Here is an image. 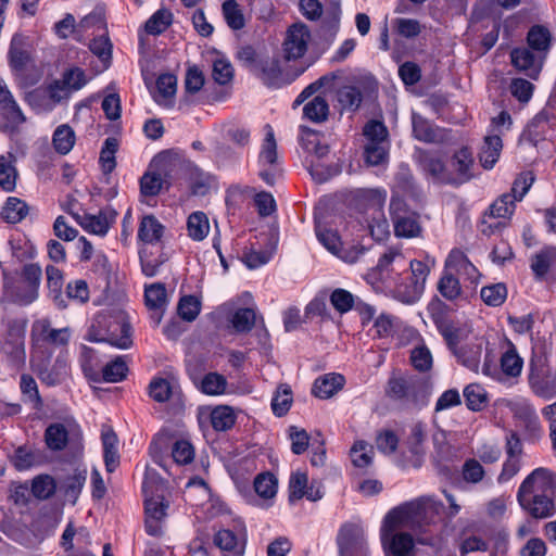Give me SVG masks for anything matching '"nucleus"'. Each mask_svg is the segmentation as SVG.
<instances>
[{
  "mask_svg": "<svg viewBox=\"0 0 556 556\" xmlns=\"http://www.w3.org/2000/svg\"><path fill=\"white\" fill-rule=\"evenodd\" d=\"M520 507L535 519H544L556 513V472L545 467L533 469L517 491Z\"/></svg>",
  "mask_w": 556,
  "mask_h": 556,
  "instance_id": "f257e3e1",
  "label": "nucleus"
},
{
  "mask_svg": "<svg viewBox=\"0 0 556 556\" xmlns=\"http://www.w3.org/2000/svg\"><path fill=\"white\" fill-rule=\"evenodd\" d=\"M443 503L432 496H424L390 510L386 516V530L393 527L421 528L434 522L443 509Z\"/></svg>",
  "mask_w": 556,
  "mask_h": 556,
  "instance_id": "f03ea898",
  "label": "nucleus"
},
{
  "mask_svg": "<svg viewBox=\"0 0 556 556\" xmlns=\"http://www.w3.org/2000/svg\"><path fill=\"white\" fill-rule=\"evenodd\" d=\"M431 381L417 375L393 374L387 383L386 394L407 408H421L428 403Z\"/></svg>",
  "mask_w": 556,
  "mask_h": 556,
  "instance_id": "7ed1b4c3",
  "label": "nucleus"
},
{
  "mask_svg": "<svg viewBox=\"0 0 556 556\" xmlns=\"http://www.w3.org/2000/svg\"><path fill=\"white\" fill-rule=\"evenodd\" d=\"M8 59L14 80L20 88H28L40 80L41 72L35 63L31 47L24 36H13Z\"/></svg>",
  "mask_w": 556,
  "mask_h": 556,
  "instance_id": "20e7f679",
  "label": "nucleus"
},
{
  "mask_svg": "<svg viewBox=\"0 0 556 556\" xmlns=\"http://www.w3.org/2000/svg\"><path fill=\"white\" fill-rule=\"evenodd\" d=\"M442 336L457 362L467 369L478 372L486 345L485 339L483 337L468 338L464 330L452 326L444 327Z\"/></svg>",
  "mask_w": 556,
  "mask_h": 556,
  "instance_id": "39448f33",
  "label": "nucleus"
},
{
  "mask_svg": "<svg viewBox=\"0 0 556 556\" xmlns=\"http://www.w3.org/2000/svg\"><path fill=\"white\" fill-rule=\"evenodd\" d=\"M146 508V530L150 535L160 536L163 534V522L166 517L168 502L165 501L162 482L146 478L142 484Z\"/></svg>",
  "mask_w": 556,
  "mask_h": 556,
  "instance_id": "423d86ee",
  "label": "nucleus"
},
{
  "mask_svg": "<svg viewBox=\"0 0 556 556\" xmlns=\"http://www.w3.org/2000/svg\"><path fill=\"white\" fill-rule=\"evenodd\" d=\"M364 160L369 166L384 165L389 161V131L382 122L371 119L363 128Z\"/></svg>",
  "mask_w": 556,
  "mask_h": 556,
  "instance_id": "0eeeda50",
  "label": "nucleus"
},
{
  "mask_svg": "<svg viewBox=\"0 0 556 556\" xmlns=\"http://www.w3.org/2000/svg\"><path fill=\"white\" fill-rule=\"evenodd\" d=\"M406 266L403 253L397 249H389L379 257L377 266L368 273V281L388 291L402 277Z\"/></svg>",
  "mask_w": 556,
  "mask_h": 556,
  "instance_id": "6e6552de",
  "label": "nucleus"
},
{
  "mask_svg": "<svg viewBox=\"0 0 556 556\" xmlns=\"http://www.w3.org/2000/svg\"><path fill=\"white\" fill-rule=\"evenodd\" d=\"M27 320L25 318H8L1 336L0 352L15 365H22L26 359L25 337Z\"/></svg>",
  "mask_w": 556,
  "mask_h": 556,
  "instance_id": "1a4fd4ad",
  "label": "nucleus"
},
{
  "mask_svg": "<svg viewBox=\"0 0 556 556\" xmlns=\"http://www.w3.org/2000/svg\"><path fill=\"white\" fill-rule=\"evenodd\" d=\"M390 216L396 237L415 238L420 236L422 228L418 222V215L409 210L402 199L397 197L391 198Z\"/></svg>",
  "mask_w": 556,
  "mask_h": 556,
  "instance_id": "9d476101",
  "label": "nucleus"
},
{
  "mask_svg": "<svg viewBox=\"0 0 556 556\" xmlns=\"http://www.w3.org/2000/svg\"><path fill=\"white\" fill-rule=\"evenodd\" d=\"M339 556H368L369 548L364 527L357 522L344 523L338 533Z\"/></svg>",
  "mask_w": 556,
  "mask_h": 556,
  "instance_id": "9b49d317",
  "label": "nucleus"
},
{
  "mask_svg": "<svg viewBox=\"0 0 556 556\" xmlns=\"http://www.w3.org/2000/svg\"><path fill=\"white\" fill-rule=\"evenodd\" d=\"M287 62L277 56L258 60L254 74L268 87L279 88L289 85L294 80L295 75L288 70Z\"/></svg>",
  "mask_w": 556,
  "mask_h": 556,
  "instance_id": "f8f14e48",
  "label": "nucleus"
},
{
  "mask_svg": "<svg viewBox=\"0 0 556 556\" xmlns=\"http://www.w3.org/2000/svg\"><path fill=\"white\" fill-rule=\"evenodd\" d=\"M87 83L85 72L79 67H72L65 71L60 79L48 86L49 98L53 103H60L67 99L73 91L83 88Z\"/></svg>",
  "mask_w": 556,
  "mask_h": 556,
  "instance_id": "ddd939ff",
  "label": "nucleus"
},
{
  "mask_svg": "<svg viewBox=\"0 0 556 556\" xmlns=\"http://www.w3.org/2000/svg\"><path fill=\"white\" fill-rule=\"evenodd\" d=\"M421 173L433 182L450 185V169L437 153L417 149L414 155Z\"/></svg>",
  "mask_w": 556,
  "mask_h": 556,
  "instance_id": "4468645a",
  "label": "nucleus"
},
{
  "mask_svg": "<svg viewBox=\"0 0 556 556\" xmlns=\"http://www.w3.org/2000/svg\"><path fill=\"white\" fill-rule=\"evenodd\" d=\"M311 41V31L305 24L291 25L282 43L283 59L286 61L298 60L304 56Z\"/></svg>",
  "mask_w": 556,
  "mask_h": 556,
  "instance_id": "2eb2a0df",
  "label": "nucleus"
},
{
  "mask_svg": "<svg viewBox=\"0 0 556 556\" xmlns=\"http://www.w3.org/2000/svg\"><path fill=\"white\" fill-rule=\"evenodd\" d=\"M545 60V55H541L527 47L515 48L510 52L513 66L534 80L539 78Z\"/></svg>",
  "mask_w": 556,
  "mask_h": 556,
  "instance_id": "dca6fc26",
  "label": "nucleus"
},
{
  "mask_svg": "<svg viewBox=\"0 0 556 556\" xmlns=\"http://www.w3.org/2000/svg\"><path fill=\"white\" fill-rule=\"evenodd\" d=\"M450 185L459 186L472 178L473 157L468 148L457 150L450 163Z\"/></svg>",
  "mask_w": 556,
  "mask_h": 556,
  "instance_id": "f3484780",
  "label": "nucleus"
},
{
  "mask_svg": "<svg viewBox=\"0 0 556 556\" xmlns=\"http://www.w3.org/2000/svg\"><path fill=\"white\" fill-rule=\"evenodd\" d=\"M400 527H393L386 530V518L381 527V541L386 551L393 554V556H407L414 547V540L410 534L395 530Z\"/></svg>",
  "mask_w": 556,
  "mask_h": 556,
  "instance_id": "a211bd4d",
  "label": "nucleus"
},
{
  "mask_svg": "<svg viewBox=\"0 0 556 556\" xmlns=\"http://www.w3.org/2000/svg\"><path fill=\"white\" fill-rule=\"evenodd\" d=\"M414 137L427 143H443L450 139V131L433 126L428 119L421 115L414 113L412 116Z\"/></svg>",
  "mask_w": 556,
  "mask_h": 556,
  "instance_id": "6ab92c4d",
  "label": "nucleus"
},
{
  "mask_svg": "<svg viewBox=\"0 0 556 556\" xmlns=\"http://www.w3.org/2000/svg\"><path fill=\"white\" fill-rule=\"evenodd\" d=\"M445 268L452 270L455 276L464 277L471 282H476L480 276L478 269L465 253L457 249L450 252L445 260Z\"/></svg>",
  "mask_w": 556,
  "mask_h": 556,
  "instance_id": "aec40b11",
  "label": "nucleus"
},
{
  "mask_svg": "<svg viewBox=\"0 0 556 556\" xmlns=\"http://www.w3.org/2000/svg\"><path fill=\"white\" fill-rule=\"evenodd\" d=\"M144 299L147 307L152 312L151 318L157 326L162 320L163 313L167 303L165 286L161 282H156L146 287Z\"/></svg>",
  "mask_w": 556,
  "mask_h": 556,
  "instance_id": "412c9836",
  "label": "nucleus"
},
{
  "mask_svg": "<svg viewBox=\"0 0 556 556\" xmlns=\"http://www.w3.org/2000/svg\"><path fill=\"white\" fill-rule=\"evenodd\" d=\"M33 330L38 332L40 340L54 346L67 345L72 337L71 328H52L49 319L37 320Z\"/></svg>",
  "mask_w": 556,
  "mask_h": 556,
  "instance_id": "4be33fe9",
  "label": "nucleus"
},
{
  "mask_svg": "<svg viewBox=\"0 0 556 556\" xmlns=\"http://www.w3.org/2000/svg\"><path fill=\"white\" fill-rule=\"evenodd\" d=\"M551 130L549 114L543 110L538 113L528 124L521 136V141L536 146L544 140Z\"/></svg>",
  "mask_w": 556,
  "mask_h": 556,
  "instance_id": "5701e85b",
  "label": "nucleus"
},
{
  "mask_svg": "<svg viewBox=\"0 0 556 556\" xmlns=\"http://www.w3.org/2000/svg\"><path fill=\"white\" fill-rule=\"evenodd\" d=\"M87 469L75 468L71 473L62 478L60 481V490L64 493V496L73 505L76 504L79 494L86 483Z\"/></svg>",
  "mask_w": 556,
  "mask_h": 556,
  "instance_id": "b1692460",
  "label": "nucleus"
},
{
  "mask_svg": "<svg viewBox=\"0 0 556 556\" xmlns=\"http://www.w3.org/2000/svg\"><path fill=\"white\" fill-rule=\"evenodd\" d=\"M0 113L3 114L12 126H18L26 121L23 112L2 79H0Z\"/></svg>",
  "mask_w": 556,
  "mask_h": 556,
  "instance_id": "393cba45",
  "label": "nucleus"
},
{
  "mask_svg": "<svg viewBox=\"0 0 556 556\" xmlns=\"http://www.w3.org/2000/svg\"><path fill=\"white\" fill-rule=\"evenodd\" d=\"M412 287L410 290H405L403 295L406 299L421 295L425 290L427 278L430 274V266L421 261L413 260L409 262Z\"/></svg>",
  "mask_w": 556,
  "mask_h": 556,
  "instance_id": "a878e982",
  "label": "nucleus"
},
{
  "mask_svg": "<svg viewBox=\"0 0 556 556\" xmlns=\"http://www.w3.org/2000/svg\"><path fill=\"white\" fill-rule=\"evenodd\" d=\"M299 142L307 153L315 155L318 160L329 153V146L320 142L319 134L306 126L300 127Z\"/></svg>",
  "mask_w": 556,
  "mask_h": 556,
  "instance_id": "bb28decb",
  "label": "nucleus"
},
{
  "mask_svg": "<svg viewBox=\"0 0 556 556\" xmlns=\"http://www.w3.org/2000/svg\"><path fill=\"white\" fill-rule=\"evenodd\" d=\"M214 543L222 551L229 552L230 556H243L245 540L238 536L233 531L222 529L214 535Z\"/></svg>",
  "mask_w": 556,
  "mask_h": 556,
  "instance_id": "cd10ccee",
  "label": "nucleus"
},
{
  "mask_svg": "<svg viewBox=\"0 0 556 556\" xmlns=\"http://www.w3.org/2000/svg\"><path fill=\"white\" fill-rule=\"evenodd\" d=\"M344 377L340 374H329L319 377L313 384L312 392L319 399H329L342 389Z\"/></svg>",
  "mask_w": 556,
  "mask_h": 556,
  "instance_id": "c85d7f7f",
  "label": "nucleus"
},
{
  "mask_svg": "<svg viewBox=\"0 0 556 556\" xmlns=\"http://www.w3.org/2000/svg\"><path fill=\"white\" fill-rule=\"evenodd\" d=\"M552 39L553 37L551 31L543 25L532 26L527 35L529 49L541 55H545V59L547 58V53L551 49Z\"/></svg>",
  "mask_w": 556,
  "mask_h": 556,
  "instance_id": "c756f323",
  "label": "nucleus"
},
{
  "mask_svg": "<svg viewBox=\"0 0 556 556\" xmlns=\"http://www.w3.org/2000/svg\"><path fill=\"white\" fill-rule=\"evenodd\" d=\"M503 144L498 135H491L484 138L479 160L485 169H490L497 162Z\"/></svg>",
  "mask_w": 556,
  "mask_h": 556,
  "instance_id": "7c9ffc66",
  "label": "nucleus"
},
{
  "mask_svg": "<svg viewBox=\"0 0 556 556\" xmlns=\"http://www.w3.org/2000/svg\"><path fill=\"white\" fill-rule=\"evenodd\" d=\"M42 277L41 267L38 264H26L22 270V280L28 286V292L24 298L27 301H35L38 298V289Z\"/></svg>",
  "mask_w": 556,
  "mask_h": 556,
  "instance_id": "2f4dec72",
  "label": "nucleus"
},
{
  "mask_svg": "<svg viewBox=\"0 0 556 556\" xmlns=\"http://www.w3.org/2000/svg\"><path fill=\"white\" fill-rule=\"evenodd\" d=\"M14 162L11 153L0 156V187L7 192L13 191L16 187L17 170Z\"/></svg>",
  "mask_w": 556,
  "mask_h": 556,
  "instance_id": "473e14b6",
  "label": "nucleus"
},
{
  "mask_svg": "<svg viewBox=\"0 0 556 556\" xmlns=\"http://www.w3.org/2000/svg\"><path fill=\"white\" fill-rule=\"evenodd\" d=\"M73 216L77 223L90 233L104 236L110 228V222L103 213H99L98 215L74 214Z\"/></svg>",
  "mask_w": 556,
  "mask_h": 556,
  "instance_id": "72a5a7b5",
  "label": "nucleus"
},
{
  "mask_svg": "<svg viewBox=\"0 0 556 556\" xmlns=\"http://www.w3.org/2000/svg\"><path fill=\"white\" fill-rule=\"evenodd\" d=\"M20 389L24 403L30 404L34 409H40L43 405L36 380L28 374H23L20 379Z\"/></svg>",
  "mask_w": 556,
  "mask_h": 556,
  "instance_id": "f704fd0d",
  "label": "nucleus"
},
{
  "mask_svg": "<svg viewBox=\"0 0 556 556\" xmlns=\"http://www.w3.org/2000/svg\"><path fill=\"white\" fill-rule=\"evenodd\" d=\"M164 232V226L153 216L147 215L141 219L138 237L147 243L160 241Z\"/></svg>",
  "mask_w": 556,
  "mask_h": 556,
  "instance_id": "c9c22d12",
  "label": "nucleus"
},
{
  "mask_svg": "<svg viewBox=\"0 0 556 556\" xmlns=\"http://www.w3.org/2000/svg\"><path fill=\"white\" fill-rule=\"evenodd\" d=\"M28 212L29 208L25 201L10 197L2 207L1 217L10 224H16L24 219Z\"/></svg>",
  "mask_w": 556,
  "mask_h": 556,
  "instance_id": "e433bc0d",
  "label": "nucleus"
},
{
  "mask_svg": "<svg viewBox=\"0 0 556 556\" xmlns=\"http://www.w3.org/2000/svg\"><path fill=\"white\" fill-rule=\"evenodd\" d=\"M102 444L106 470L113 472L119 464L116 434L111 430L102 432Z\"/></svg>",
  "mask_w": 556,
  "mask_h": 556,
  "instance_id": "4c0bfd02",
  "label": "nucleus"
},
{
  "mask_svg": "<svg viewBox=\"0 0 556 556\" xmlns=\"http://www.w3.org/2000/svg\"><path fill=\"white\" fill-rule=\"evenodd\" d=\"M303 115L313 123H323L328 118L329 104L321 96L314 97L303 108Z\"/></svg>",
  "mask_w": 556,
  "mask_h": 556,
  "instance_id": "58836bf2",
  "label": "nucleus"
},
{
  "mask_svg": "<svg viewBox=\"0 0 556 556\" xmlns=\"http://www.w3.org/2000/svg\"><path fill=\"white\" fill-rule=\"evenodd\" d=\"M438 291L448 301L458 299L462 294V287L458 278L447 268L444 269L442 277L438 282Z\"/></svg>",
  "mask_w": 556,
  "mask_h": 556,
  "instance_id": "ea45409f",
  "label": "nucleus"
},
{
  "mask_svg": "<svg viewBox=\"0 0 556 556\" xmlns=\"http://www.w3.org/2000/svg\"><path fill=\"white\" fill-rule=\"evenodd\" d=\"M70 432L63 424H52L45 431V440L52 451H62L68 442Z\"/></svg>",
  "mask_w": 556,
  "mask_h": 556,
  "instance_id": "a19ab883",
  "label": "nucleus"
},
{
  "mask_svg": "<svg viewBox=\"0 0 556 556\" xmlns=\"http://www.w3.org/2000/svg\"><path fill=\"white\" fill-rule=\"evenodd\" d=\"M75 132L67 124L60 125L54 130L52 142L60 154H67L75 144Z\"/></svg>",
  "mask_w": 556,
  "mask_h": 556,
  "instance_id": "79ce46f5",
  "label": "nucleus"
},
{
  "mask_svg": "<svg viewBox=\"0 0 556 556\" xmlns=\"http://www.w3.org/2000/svg\"><path fill=\"white\" fill-rule=\"evenodd\" d=\"M188 235L195 241L203 240L210 231L207 216L203 212H193L187 222Z\"/></svg>",
  "mask_w": 556,
  "mask_h": 556,
  "instance_id": "37998d69",
  "label": "nucleus"
},
{
  "mask_svg": "<svg viewBox=\"0 0 556 556\" xmlns=\"http://www.w3.org/2000/svg\"><path fill=\"white\" fill-rule=\"evenodd\" d=\"M293 402L292 390L289 384L282 383L277 388V391L271 400L273 413L278 416H285Z\"/></svg>",
  "mask_w": 556,
  "mask_h": 556,
  "instance_id": "c03bdc74",
  "label": "nucleus"
},
{
  "mask_svg": "<svg viewBox=\"0 0 556 556\" xmlns=\"http://www.w3.org/2000/svg\"><path fill=\"white\" fill-rule=\"evenodd\" d=\"M518 418L520 420V427L525 430L529 439L535 441L541 437V426L534 409L530 407L522 408L518 413Z\"/></svg>",
  "mask_w": 556,
  "mask_h": 556,
  "instance_id": "a18cd8bd",
  "label": "nucleus"
},
{
  "mask_svg": "<svg viewBox=\"0 0 556 556\" xmlns=\"http://www.w3.org/2000/svg\"><path fill=\"white\" fill-rule=\"evenodd\" d=\"M337 100L342 110L356 111L363 101L361 90L354 86H343L337 91Z\"/></svg>",
  "mask_w": 556,
  "mask_h": 556,
  "instance_id": "49530a36",
  "label": "nucleus"
},
{
  "mask_svg": "<svg viewBox=\"0 0 556 556\" xmlns=\"http://www.w3.org/2000/svg\"><path fill=\"white\" fill-rule=\"evenodd\" d=\"M277 143L274 129L270 125L265 126V139L260 153V163L262 165H274L277 162Z\"/></svg>",
  "mask_w": 556,
  "mask_h": 556,
  "instance_id": "de8ad7c7",
  "label": "nucleus"
},
{
  "mask_svg": "<svg viewBox=\"0 0 556 556\" xmlns=\"http://www.w3.org/2000/svg\"><path fill=\"white\" fill-rule=\"evenodd\" d=\"M235 413L229 406H217L211 413V424L216 431L230 429L235 425Z\"/></svg>",
  "mask_w": 556,
  "mask_h": 556,
  "instance_id": "09e8293b",
  "label": "nucleus"
},
{
  "mask_svg": "<svg viewBox=\"0 0 556 556\" xmlns=\"http://www.w3.org/2000/svg\"><path fill=\"white\" fill-rule=\"evenodd\" d=\"M466 405L470 410L479 412L486 404V392L482 386L470 383L464 389Z\"/></svg>",
  "mask_w": 556,
  "mask_h": 556,
  "instance_id": "8fccbe9b",
  "label": "nucleus"
},
{
  "mask_svg": "<svg viewBox=\"0 0 556 556\" xmlns=\"http://www.w3.org/2000/svg\"><path fill=\"white\" fill-rule=\"evenodd\" d=\"M222 9L224 18L231 29L239 30L244 27V15L240 5L235 0H226Z\"/></svg>",
  "mask_w": 556,
  "mask_h": 556,
  "instance_id": "3c124183",
  "label": "nucleus"
},
{
  "mask_svg": "<svg viewBox=\"0 0 556 556\" xmlns=\"http://www.w3.org/2000/svg\"><path fill=\"white\" fill-rule=\"evenodd\" d=\"M177 89V78L173 74H163L159 76L156 80V94L155 101L157 103H164L168 99L173 98Z\"/></svg>",
  "mask_w": 556,
  "mask_h": 556,
  "instance_id": "603ef678",
  "label": "nucleus"
},
{
  "mask_svg": "<svg viewBox=\"0 0 556 556\" xmlns=\"http://www.w3.org/2000/svg\"><path fill=\"white\" fill-rule=\"evenodd\" d=\"M48 287L52 293H54V302L60 308L67 306L66 301L61 296V289L63 285L62 271L54 266H47L46 268Z\"/></svg>",
  "mask_w": 556,
  "mask_h": 556,
  "instance_id": "864d4df0",
  "label": "nucleus"
},
{
  "mask_svg": "<svg viewBox=\"0 0 556 556\" xmlns=\"http://www.w3.org/2000/svg\"><path fill=\"white\" fill-rule=\"evenodd\" d=\"M67 375V366L65 362L56 359L52 368H40L38 370V377L42 383L47 386H55Z\"/></svg>",
  "mask_w": 556,
  "mask_h": 556,
  "instance_id": "5fc2aeb1",
  "label": "nucleus"
},
{
  "mask_svg": "<svg viewBox=\"0 0 556 556\" xmlns=\"http://www.w3.org/2000/svg\"><path fill=\"white\" fill-rule=\"evenodd\" d=\"M485 469L476 458H468L462 467L463 480L470 484H478L485 478Z\"/></svg>",
  "mask_w": 556,
  "mask_h": 556,
  "instance_id": "6e6d98bb",
  "label": "nucleus"
},
{
  "mask_svg": "<svg viewBox=\"0 0 556 556\" xmlns=\"http://www.w3.org/2000/svg\"><path fill=\"white\" fill-rule=\"evenodd\" d=\"M277 479L270 472L260 473L254 480L255 492L263 498H271L277 493Z\"/></svg>",
  "mask_w": 556,
  "mask_h": 556,
  "instance_id": "4d7b16f0",
  "label": "nucleus"
},
{
  "mask_svg": "<svg viewBox=\"0 0 556 556\" xmlns=\"http://www.w3.org/2000/svg\"><path fill=\"white\" fill-rule=\"evenodd\" d=\"M128 367L122 357H116L102 369V380L105 382H119L126 378Z\"/></svg>",
  "mask_w": 556,
  "mask_h": 556,
  "instance_id": "13d9d810",
  "label": "nucleus"
},
{
  "mask_svg": "<svg viewBox=\"0 0 556 556\" xmlns=\"http://www.w3.org/2000/svg\"><path fill=\"white\" fill-rule=\"evenodd\" d=\"M515 198L510 193L501 195L490 206V216L495 218H509L515 211Z\"/></svg>",
  "mask_w": 556,
  "mask_h": 556,
  "instance_id": "bf43d9fd",
  "label": "nucleus"
},
{
  "mask_svg": "<svg viewBox=\"0 0 556 556\" xmlns=\"http://www.w3.org/2000/svg\"><path fill=\"white\" fill-rule=\"evenodd\" d=\"M172 13L168 10H157L147 22L146 30L151 35L163 33L172 23Z\"/></svg>",
  "mask_w": 556,
  "mask_h": 556,
  "instance_id": "052dcab7",
  "label": "nucleus"
},
{
  "mask_svg": "<svg viewBox=\"0 0 556 556\" xmlns=\"http://www.w3.org/2000/svg\"><path fill=\"white\" fill-rule=\"evenodd\" d=\"M201 311L200 301L193 295H185L179 300L177 313L186 321H193Z\"/></svg>",
  "mask_w": 556,
  "mask_h": 556,
  "instance_id": "680f3d73",
  "label": "nucleus"
},
{
  "mask_svg": "<svg viewBox=\"0 0 556 556\" xmlns=\"http://www.w3.org/2000/svg\"><path fill=\"white\" fill-rule=\"evenodd\" d=\"M410 362L416 370L428 371L432 368V354L425 344H420L412 350Z\"/></svg>",
  "mask_w": 556,
  "mask_h": 556,
  "instance_id": "e2e57ef3",
  "label": "nucleus"
},
{
  "mask_svg": "<svg viewBox=\"0 0 556 556\" xmlns=\"http://www.w3.org/2000/svg\"><path fill=\"white\" fill-rule=\"evenodd\" d=\"M172 457L178 465L190 464L194 459V448L187 440H176L172 445Z\"/></svg>",
  "mask_w": 556,
  "mask_h": 556,
  "instance_id": "0e129e2a",
  "label": "nucleus"
},
{
  "mask_svg": "<svg viewBox=\"0 0 556 556\" xmlns=\"http://www.w3.org/2000/svg\"><path fill=\"white\" fill-rule=\"evenodd\" d=\"M227 380L217 372H210L204 376L201 382V390L208 395L223 394L226 391Z\"/></svg>",
  "mask_w": 556,
  "mask_h": 556,
  "instance_id": "69168bd1",
  "label": "nucleus"
},
{
  "mask_svg": "<svg viewBox=\"0 0 556 556\" xmlns=\"http://www.w3.org/2000/svg\"><path fill=\"white\" fill-rule=\"evenodd\" d=\"M351 458L355 467H368L372 462V446L364 441L356 442L351 448Z\"/></svg>",
  "mask_w": 556,
  "mask_h": 556,
  "instance_id": "338daca9",
  "label": "nucleus"
},
{
  "mask_svg": "<svg viewBox=\"0 0 556 556\" xmlns=\"http://www.w3.org/2000/svg\"><path fill=\"white\" fill-rule=\"evenodd\" d=\"M55 481L48 475H40L33 480L31 492L39 500L49 498L55 492Z\"/></svg>",
  "mask_w": 556,
  "mask_h": 556,
  "instance_id": "774afa93",
  "label": "nucleus"
}]
</instances>
